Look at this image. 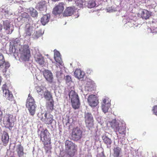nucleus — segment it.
Instances as JSON below:
<instances>
[{
  "label": "nucleus",
  "mask_w": 157,
  "mask_h": 157,
  "mask_svg": "<svg viewBox=\"0 0 157 157\" xmlns=\"http://www.w3.org/2000/svg\"><path fill=\"white\" fill-rule=\"evenodd\" d=\"M50 134L47 129H43L41 131L39 137L44 145V148L46 153L51 152L52 147L51 145Z\"/></svg>",
  "instance_id": "f257e3e1"
},
{
  "label": "nucleus",
  "mask_w": 157,
  "mask_h": 157,
  "mask_svg": "<svg viewBox=\"0 0 157 157\" xmlns=\"http://www.w3.org/2000/svg\"><path fill=\"white\" fill-rule=\"evenodd\" d=\"M71 99L72 107L75 109H78L80 105V103L78 95L75 91L71 90L68 94Z\"/></svg>",
  "instance_id": "f03ea898"
},
{
  "label": "nucleus",
  "mask_w": 157,
  "mask_h": 157,
  "mask_svg": "<svg viewBox=\"0 0 157 157\" xmlns=\"http://www.w3.org/2000/svg\"><path fill=\"white\" fill-rule=\"evenodd\" d=\"M14 120L12 115L6 114L3 117V123L6 127L11 128L14 126Z\"/></svg>",
  "instance_id": "7ed1b4c3"
},
{
  "label": "nucleus",
  "mask_w": 157,
  "mask_h": 157,
  "mask_svg": "<svg viewBox=\"0 0 157 157\" xmlns=\"http://www.w3.org/2000/svg\"><path fill=\"white\" fill-rule=\"evenodd\" d=\"M82 131L78 127L73 128L71 133V140L76 141L80 140L82 137Z\"/></svg>",
  "instance_id": "20e7f679"
},
{
  "label": "nucleus",
  "mask_w": 157,
  "mask_h": 157,
  "mask_svg": "<svg viewBox=\"0 0 157 157\" xmlns=\"http://www.w3.org/2000/svg\"><path fill=\"white\" fill-rule=\"evenodd\" d=\"M31 56L29 46L28 45L25 46L21 53V58L23 61H28Z\"/></svg>",
  "instance_id": "39448f33"
},
{
  "label": "nucleus",
  "mask_w": 157,
  "mask_h": 157,
  "mask_svg": "<svg viewBox=\"0 0 157 157\" xmlns=\"http://www.w3.org/2000/svg\"><path fill=\"white\" fill-rule=\"evenodd\" d=\"M2 89L3 96L9 100L12 101L13 98V95L11 92L7 89V87L6 84L3 85Z\"/></svg>",
  "instance_id": "423d86ee"
},
{
  "label": "nucleus",
  "mask_w": 157,
  "mask_h": 157,
  "mask_svg": "<svg viewBox=\"0 0 157 157\" xmlns=\"http://www.w3.org/2000/svg\"><path fill=\"white\" fill-rule=\"evenodd\" d=\"M87 102L89 105L93 107L97 106L99 103L98 98L94 94H91L89 96Z\"/></svg>",
  "instance_id": "0eeeda50"
},
{
  "label": "nucleus",
  "mask_w": 157,
  "mask_h": 157,
  "mask_svg": "<svg viewBox=\"0 0 157 157\" xmlns=\"http://www.w3.org/2000/svg\"><path fill=\"white\" fill-rule=\"evenodd\" d=\"M85 122L86 126L90 128L94 125L93 117L90 113H87L85 115Z\"/></svg>",
  "instance_id": "6e6552de"
},
{
  "label": "nucleus",
  "mask_w": 157,
  "mask_h": 157,
  "mask_svg": "<svg viewBox=\"0 0 157 157\" xmlns=\"http://www.w3.org/2000/svg\"><path fill=\"white\" fill-rule=\"evenodd\" d=\"M4 66L5 68L2 70V71L4 73H6L7 71V69L10 66V64L8 62L5 61L3 55L2 53H0V67L2 68Z\"/></svg>",
  "instance_id": "1a4fd4ad"
},
{
  "label": "nucleus",
  "mask_w": 157,
  "mask_h": 157,
  "mask_svg": "<svg viewBox=\"0 0 157 157\" xmlns=\"http://www.w3.org/2000/svg\"><path fill=\"white\" fill-rule=\"evenodd\" d=\"M10 24V22L9 20H6L3 21V26L5 32L8 34H11L13 30V28Z\"/></svg>",
  "instance_id": "9d476101"
},
{
  "label": "nucleus",
  "mask_w": 157,
  "mask_h": 157,
  "mask_svg": "<svg viewBox=\"0 0 157 157\" xmlns=\"http://www.w3.org/2000/svg\"><path fill=\"white\" fill-rule=\"evenodd\" d=\"M44 117V118H42L41 120L47 124H51L54 121L53 116L50 113L45 112Z\"/></svg>",
  "instance_id": "9b49d317"
},
{
  "label": "nucleus",
  "mask_w": 157,
  "mask_h": 157,
  "mask_svg": "<svg viewBox=\"0 0 157 157\" xmlns=\"http://www.w3.org/2000/svg\"><path fill=\"white\" fill-rule=\"evenodd\" d=\"M43 73L44 77L48 82L50 83L53 82V75L51 71L45 70L43 71Z\"/></svg>",
  "instance_id": "f8f14e48"
},
{
  "label": "nucleus",
  "mask_w": 157,
  "mask_h": 157,
  "mask_svg": "<svg viewBox=\"0 0 157 157\" xmlns=\"http://www.w3.org/2000/svg\"><path fill=\"white\" fill-rule=\"evenodd\" d=\"M151 15V12L145 9L141 10L138 13V17L145 20L148 19Z\"/></svg>",
  "instance_id": "ddd939ff"
},
{
  "label": "nucleus",
  "mask_w": 157,
  "mask_h": 157,
  "mask_svg": "<svg viewBox=\"0 0 157 157\" xmlns=\"http://www.w3.org/2000/svg\"><path fill=\"white\" fill-rule=\"evenodd\" d=\"M63 10V3H60L53 9L52 13L55 15L60 14L62 12Z\"/></svg>",
  "instance_id": "4468645a"
},
{
  "label": "nucleus",
  "mask_w": 157,
  "mask_h": 157,
  "mask_svg": "<svg viewBox=\"0 0 157 157\" xmlns=\"http://www.w3.org/2000/svg\"><path fill=\"white\" fill-rule=\"evenodd\" d=\"M1 140L3 145H7L9 141V136L6 132H3L1 136Z\"/></svg>",
  "instance_id": "2eb2a0df"
},
{
  "label": "nucleus",
  "mask_w": 157,
  "mask_h": 157,
  "mask_svg": "<svg viewBox=\"0 0 157 157\" xmlns=\"http://www.w3.org/2000/svg\"><path fill=\"white\" fill-rule=\"evenodd\" d=\"M77 147L75 146L72 148L65 150L66 154L70 157H73L77 151Z\"/></svg>",
  "instance_id": "dca6fc26"
},
{
  "label": "nucleus",
  "mask_w": 157,
  "mask_h": 157,
  "mask_svg": "<svg viewBox=\"0 0 157 157\" xmlns=\"http://www.w3.org/2000/svg\"><path fill=\"white\" fill-rule=\"evenodd\" d=\"M75 76L78 79L82 80L85 76V73L80 69H76L74 72Z\"/></svg>",
  "instance_id": "f3484780"
},
{
  "label": "nucleus",
  "mask_w": 157,
  "mask_h": 157,
  "mask_svg": "<svg viewBox=\"0 0 157 157\" xmlns=\"http://www.w3.org/2000/svg\"><path fill=\"white\" fill-rule=\"evenodd\" d=\"M36 103L35 100L31 96L30 94L28 95L27 99L25 106L26 107L29 106L36 105Z\"/></svg>",
  "instance_id": "a211bd4d"
},
{
  "label": "nucleus",
  "mask_w": 157,
  "mask_h": 157,
  "mask_svg": "<svg viewBox=\"0 0 157 157\" xmlns=\"http://www.w3.org/2000/svg\"><path fill=\"white\" fill-rule=\"evenodd\" d=\"M35 60L36 62L40 65L44 64V58L41 55L36 54L34 56Z\"/></svg>",
  "instance_id": "6ab92c4d"
},
{
  "label": "nucleus",
  "mask_w": 157,
  "mask_h": 157,
  "mask_svg": "<svg viewBox=\"0 0 157 157\" xmlns=\"http://www.w3.org/2000/svg\"><path fill=\"white\" fill-rule=\"evenodd\" d=\"M54 101L53 99H52L50 101L48 102L47 103L46 108L47 111L46 112L51 113L54 109Z\"/></svg>",
  "instance_id": "aec40b11"
},
{
  "label": "nucleus",
  "mask_w": 157,
  "mask_h": 157,
  "mask_svg": "<svg viewBox=\"0 0 157 157\" xmlns=\"http://www.w3.org/2000/svg\"><path fill=\"white\" fill-rule=\"evenodd\" d=\"M122 153L121 148L117 147L113 149V157H121L120 155Z\"/></svg>",
  "instance_id": "412c9836"
},
{
  "label": "nucleus",
  "mask_w": 157,
  "mask_h": 157,
  "mask_svg": "<svg viewBox=\"0 0 157 157\" xmlns=\"http://www.w3.org/2000/svg\"><path fill=\"white\" fill-rule=\"evenodd\" d=\"M65 150L77 146V145L75 143L68 140L65 141Z\"/></svg>",
  "instance_id": "4be33fe9"
},
{
  "label": "nucleus",
  "mask_w": 157,
  "mask_h": 157,
  "mask_svg": "<svg viewBox=\"0 0 157 157\" xmlns=\"http://www.w3.org/2000/svg\"><path fill=\"white\" fill-rule=\"evenodd\" d=\"M45 1H42L39 2L37 6L38 10L40 11H46L47 6Z\"/></svg>",
  "instance_id": "5701e85b"
},
{
  "label": "nucleus",
  "mask_w": 157,
  "mask_h": 157,
  "mask_svg": "<svg viewBox=\"0 0 157 157\" xmlns=\"http://www.w3.org/2000/svg\"><path fill=\"white\" fill-rule=\"evenodd\" d=\"M74 9L71 7L67 8L64 11L63 15L65 17H68L71 16L74 13Z\"/></svg>",
  "instance_id": "b1692460"
},
{
  "label": "nucleus",
  "mask_w": 157,
  "mask_h": 157,
  "mask_svg": "<svg viewBox=\"0 0 157 157\" xmlns=\"http://www.w3.org/2000/svg\"><path fill=\"white\" fill-rule=\"evenodd\" d=\"M115 132H118L119 134L124 135V136L126 134V128L122 124H120V126L116 130Z\"/></svg>",
  "instance_id": "393cba45"
},
{
  "label": "nucleus",
  "mask_w": 157,
  "mask_h": 157,
  "mask_svg": "<svg viewBox=\"0 0 157 157\" xmlns=\"http://www.w3.org/2000/svg\"><path fill=\"white\" fill-rule=\"evenodd\" d=\"M110 125L111 128L115 132L117 129L120 126L119 123L115 119L112 120L110 122Z\"/></svg>",
  "instance_id": "a878e982"
},
{
  "label": "nucleus",
  "mask_w": 157,
  "mask_h": 157,
  "mask_svg": "<svg viewBox=\"0 0 157 157\" xmlns=\"http://www.w3.org/2000/svg\"><path fill=\"white\" fill-rule=\"evenodd\" d=\"M33 27L29 26L27 28H26L25 30V37L26 36H30L33 33Z\"/></svg>",
  "instance_id": "bb28decb"
},
{
  "label": "nucleus",
  "mask_w": 157,
  "mask_h": 157,
  "mask_svg": "<svg viewBox=\"0 0 157 157\" xmlns=\"http://www.w3.org/2000/svg\"><path fill=\"white\" fill-rule=\"evenodd\" d=\"M46 89V88H44L43 87H40L39 86L36 87V90L39 96L41 98H43V95L45 91V90Z\"/></svg>",
  "instance_id": "cd10ccee"
},
{
  "label": "nucleus",
  "mask_w": 157,
  "mask_h": 157,
  "mask_svg": "<svg viewBox=\"0 0 157 157\" xmlns=\"http://www.w3.org/2000/svg\"><path fill=\"white\" fill-rule=\"evenodd\" d=\"M50 18V16L49 14H46L44 15L41 19V22L43 25H45L49 21Z\"/></svg>",
  "instance_id": "c85d7f7f"
},
{
  "label": "nucleus",
  "mask_w": 157,
  "mask_h": 157,
  "mask_svg": "<svg viewBox=\"0 0 157 157\" xmlns=\"http://www.w3.org/2000/svg\"><path fill=\"white\" fill-rule=\"evenodd\" d=\"M44 97L45 99L48 101H50L52 99V97L51 93L46 89L45 90L44 94L43 95V98Z\"/></svg>",
  "instance_id": "c756f323"
},
{
  "label": "nucleus",
  "mask_w": 157,
  "mask_h": 157,
  "mask_svg": "<svg viewBox=\"0 0 157 157\" xmlns=\"http://www.w3.org/2000/svg\"><path fill=\"white\" fill-rule=\"evenodd\" d=\"M102 138L104 143L107 145L108 147L110 146L112 143V140L110 138L105 135L103 136L102 137Z\"/></svg>",
  "instance_id": "7c9ffc66"
},
{
  "label": "nucleus",
  "mask_w": 157,
  "mask_h": 157,
  "mask_svg": "<svg viewBox=\"0 0 157 157\" xmlns=\"http://www.w3.org/2000/svg\"><path fill=\"white\" fill-rule=\"evenodd\" d=\"M36 105L26 107L29 112L31 116H33L35 115L36 111Z\"/></svg>",
  "instance_id": "2f4dec72"
},
{
  "label": "nucleus",
  "mask_w": 157,
  "mask_h": 157,
  "mask_svg": "<svg viewBox=\"0 0 157 157\" xmlns=\"http://www.w3.org/2000/svg\"><path fill=\"white\" fill-rule=\"evenodd\" d=\"M17 152L19 157L22 156L24 155L23 148L21 144L17 146Z\"/></svg>",
  "instance_id": "473e14b6"
},
{
  "label": "nucleus",
  "mask_w": 157,
  "mask_h": 157,
  "mask_svg": "<svg viewBox=\"0 0 157 157\" xmlns=\"http://www.w3.org/2000/svg\"><path fill=\"white\" fill-rule=\"evenodd\" d=\"M28 12L33 17H35L37 16V13L36 11L33 8H30L28 10Z\"/></svg>",
  "instance_id": "72a5a7b5"
},
{
  "label": "nucleus",
  "mask_w": 157,
  "mask_h": 157,
  "mask_svg": "<svg viewBox=\"0 0 157 157\" xmlns=\"http://www.w3.org/2000/svg\"><path fill=\"white\" fill-rule=\"evenodd\" d=\"M96 6L95 1L93 0H89L87 3V6L88 8H91L95 7Z\"/></svg>",
  "instance_id": "f704fd0d"
},
{
  "label": "nucleus",
  "mask_w": 157,
  "mask_h": 157,
  "mask_svg": "<svg viewBox=\"0 0 157 157\" xmlns=\"http://www.w3.org/2000/svg\"><path fill=\"white\" fill-rule=\"evenodd\" d=\"M151 28L152 33H157V22L156 23H152Z\"/></svg>",
  "instance_id": "c9c22d12"
},
{
  "label": "nucleus",
  "mask_w": 157,
  "mask_h": 157,
  "mask_svg": "<svg viewBox=\"0 0 157 157\" xmlns=\"http://www.w3.org/2000/svg\"><path fill=\"white\" fill-rule=\"evenodd\" d=\"M110 106V104H108L107 105H102L101 108L103 111L105 113L108 112V109Z\"/></svg>",
  "instance_id": "e433bc0d"
},
{
  "label": "nucleus",
  "mask_w": 157,
  "mask_h": 157,
  "mask_svg": "<svg viewBox=\"0 0 157 157\" xmlns=\"http://www.w3.org/2000/svg\"><path fill=\"white\" fill-rule=\"evenodd\" d=\"M108 104H110V100L108 98H104L101 102V105H107Z\"/></svg>",
  "instance_id": "4c0bfd02"
},
{
  "label": "nucleus",
  "mask_w": 157,
  "mask_h": 157,
  "mask_svg": "<svg viewBox=\"0 0 157 157\" xmlns=\"http://www.w3.org/2000/svg\"><path fill=\"white\" fill-rule=\"evenodd\" d=\"M54 58L56 62L61 64L62 60L60 56L55 57H54Z\"/></svg>",
  "instance_id": "58836bf2"
},
{
  "label": "nucleus",
  "mask_w": 157,
  "mask_h": 157,
  "mask_svg": "<svg viewBox=\"0 0 157 157\" xmlns=\"http://www.w3.org/2000/svg\"><path fill=\"white\" fill-rule=\"evenodd\" d=\"M76 4L79 7H82L83 6V2L82 0H78L76 2Z\"/></svg>",
  "instance_id": "ea45409f"
},
{
  "label": "nucleus",
  "mask_w": 157,
  "mask_h": 157,
  "mask_svg": "<svg viewBox=\"0 0 157 157\" xmlns=\"http://www.w3.org/2000/svg\"><path fill=\"white\" fill-rule=\"evenodd\" d=\"M71 78L70 76L67 75L66 76L65 80L67 82H69L71 81Z\"/></svg>",
  "instance_id": "a19ab883"
},
{
  "label": "nucleus",
  "mask_w": 157,
  "mask_h": 157,
  "mask_svg": "<svg viewBox=\"0 0 157 157\" xmlns=\"http://www.w3.org/2000/svg\"><path fill=\"white\" fill-rule=\"evenodd\" d=\"M153 111L155 114L157 116V105L154 106Z\"/></svg>",
  "instance_id": "79ce46f5"
},
{
  "label": "nucleus",
  "mask_w": 157,
  "mask_h": 157,
  "mask_svg": "<svg viewBox=\"0 0 157 157\" xmlns=\"http://www.w3.org/2000/svg\"><path fill=\"white\" fill-rule=\"evenodd\" d=\"M97 157H105V156L104 154V152L103 151L101 153L98 154L97 155Z\"/></svg>",
  "instance_id": "37998d69"
},
{
  "label": "nucleus",
  "mask_w": 157,
  "mask_h": 157,
  "mask_svg": "<svg viewBox=\"0 0 157 157\" xmlns=\"http://www.w3.org/2000/svg\"><path fill=\"white\" fill-rule=\"evenodd\" d=\"M59 56H60V53L57 51L55 52L54 54V57Z\"/></svg>",
  "instance_id": "c03bdc74"
},
{
  "label": "nucleus",
  "mask_w": 157,
  "mask_h": 157,
  "mask_svg": "<svg viewBox=\"0 0 157 157\" xmlns=\"http://www.w3.org/2000/svg\"><path fill=\"white\" fill-rule=\"evenodd\" d=\"M92 72V70L91 69H88L86 70V73L88 74H91Z\"/></svg>",
  "instance_id": "a18cd8bd"
},
{
  "label": "nucleus",
  "mask_w": 157,
  "mask_h": 157,
  "mask_svg": "<svg viewBox=\"0 0 157 157\" xmlns=\"http://www.w3.org/2000/svg\"><path fill=\"white\" fill-rule=\"evenodd\" d=\"M23 15V16H24V15H25V17L26 18H27L29 17V15H28V13H24L22 14Z\"/></svg>",
  "instance_id": "49530a36"
},
{
  "label": "nucleus",
  "mask_w": 157,
  "mask_h": 157,
  "mask_svg": "<svg viewBox=\"0 0 157 157\" xmlns=\"http://www.w3.org/2000/svg\"><path fill=\"white\" fill-rule=\"evenodd\" d=\"M17 41H18V43H19V44L20 45V41L19 40H15V41H14V44H15V42H16L17 43Z\"/></svg>",
  "instance_id": "de8ad7c7"
},
{
  "label": "nucleus",
  "mask_w": 157,
  "mask_h": 157,
  "mask_svg": "<svg viewBox=\"0 0 157 157\" xmlns=\"http://www.w3.org/2000/svg\"><path fill=\"white\" fill-rule=\"evenodd\" d=\"M2 28V24H0V31H1Z\"/></svg>",
  "instance_id": "09e8293b"
},
{
  "label": "nucleus",
  "mask_w": 157,
  "mask_h": 157,
  "mask_svg": "<svg viewBox=\"0 0 157 157\" xmlns=\"http://www.w3.org/2000/svg\"><path fill=\"white\" fill-rule=\"evenodd\" d=\"M2 82V78L0 76V86L1 85V82Z\"/></svg>",
  "instance_id": "8fccbe9b"
},
{
  "label": "nucleus",
  "mask_w": 157,
  "mask_h": 157,
  "mask_svg": "<svg viewBox=\"0 0 157 157\" xmlns=\"http://www.w3.org/2000/svg\"><path fill=\"white\" fill-rule=\"evenodd\" d=\"M22 1V0H20V1H18V2L19 3H21V1Z\"/></svg>",
  "instance_id": "3c124183"
},
{
  "label": "nucleus",
  "mask_w": 157,
  "mask_h": 157,
  "mask_svg": "<svg viewBox=\"0 0 157 157\" xmlns=\"http://www.w3.org/2000/svg\"><path fill=\"white\" fill-rule=\"evenodd\" d=\"M72 0H68L69 1H72Z\"/></svg>",
  "instance_id": "603ef678"
}]
</instances>
